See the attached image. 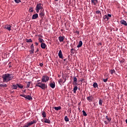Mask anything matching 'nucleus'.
Instances as JSON below:
<instances>
[{"label": "nucleus", "instance_id": "nucleus-1", "mask_svg": "<svg viewBox=\"0 0 127 127\" xmlns=\"http://www.w3.org/2000/svg\"><path fill=\"white\" fill-rule=\"evenodd\" d=\"M14 77V75L13 74H3L2 75V78L3 82H8L10 81L11 80H12Z\"/></svg>", "mask_w": 127, "mask_h": 127}, {"label": "nucleus", "instance_id": "nucleus-2", "mask_svg": "<svg viewBox=\"0 0 127 127\" xmlns=\"http://www.w3.org/2000/svg\"><path fill=\"white\" fill-rule=\"evenodd\" d=\"M40 80H38V82H37V84H36V86H38L39 87H41V89H42L43 90H45V89H47L48 87L46 84H43L42 81L41 82H39Z\"/></svg>", "mask_w": 127, "mask_h": 127}, {"label": "nucleus", "instance_id": "nucleus-3", "mask_svg": "<svg viewBox=\"0 0 127 127\" xmlns=\"http://www.w3.org/2000/svg\"><path fill=\"white\" fill-rule=\"evenodd\" d=\"M50 79L49 76L48 75H43V76L42 77V82L43 84H45V82L49 81Z\"/></svg>", "mask_w": 127, "mask_h": 127}, {"label": "nucleus", "instance_id": "nucleus-4", "mask_svg": "<svg viewBox=\"0 0 127 127\" xmlns=\"http://www.w3.org/2000/svg\"><path fill=\"white\" fill-rule=\"evenodd\" d=\"M43 5L41 3H39L37 4L36 7V12H39V10H41L42 8Z\"/></svg>", "mask_w": 127, "mask_h": 127}, {"label": "nucleus", "instance_id": "nucleus-5", "mask_svg": "<svg viewBox=\"0 0 127 127\" xmlns=\"http://www.w3.org/2000/svg\"><path fill=\"white\" fill-rule=\"evenodd\" d=\"M36 123H37L36 120H33L32 122L27 123V124L24 125L23 127H29L30 125H33V124H35Z\"/></svg>", "mask_w": 127, "mask_h": 127}, {"label": "nucleus", "instance_id": "nucleus-6", "mask_svg": "<svg viewBox=\"0 0 127 127\" xmlns=\"http://www.w3.org/2000/svg\"><path fill=\"white\" fill-rule=\"evenodd\" d=\"M20 96H23L25 97V99H28V100L32 99V97L31 95H25V94H20Z\"/></svg>", "mask_w": 127, "mask_h": 127}, {"label": "nucleus", "instance_id": "nucleus-7", "mask_svg": "<svg viewBox=\"0 0 127 127\" xmlns=\"http://www.w3.org/2000/svg\"><path fill=\"white\" fill-rule=\"evenodd\" d=\"M4 29H6L8 31H10L11 30L12 25L7 24L4 26Z\"/></svg>", "mask_w": 127, "mask_h": 127}, {"label": "nucleus", "instance_id": "nucleus-8", "mask_svg": "<svg viewBox=\"0 0 127 127\" xmlns=\"http://www.w3.org/2000/svg\"><path fill=\"white\" fill-rule=\"evenodd\" d=\"M112 17V15L111 14H108V15H104V16H103V19L104 20H109V17Z\"/></svg>", "mask_w": 127, "mask_h": 127}, {"label": "nucleus", "instance_id": "nucleus-9", "mask_svg": "<svg viewBox=\"0 0 127 127\" xmlns=\"http://www.w3.org/2000/svg\"><path fill=\"white\" fill-rule=\"evenodd\" d=\"M73 85H78L77 79L76 76H73V81L72 82Z\"/></svg>", "mask_w": 127, "mask_h": 127}, {"label": "nucleus", "instance_id": "nucleus-10", "mask_svg": "<svg viewBox=\"0 0 127 127\" xmlns=\"http://www.w3.org/2000/svg\"><path fill=\"white\" fill-rule=\"evenodd\" d=\"M120 22L123 25H125V26H127V21H126V20H124V19L121 20Z\"/></svg>", "mask_w": 127, "mask_h": 127}, {"label": "nucleus", "instance_id": "nucleus-11", "mask_svg": "<svg viewBox=\"0 0 127 127\" xmlns=\"http://www.w3.org/2000/svg\"><path fill=\"white\" fill-rule=\"evenodd\" d=\"M46 44H45V43H44V41H43L42 43L41 44V47L42 48V49H46Z\"/></svg>", "mask_w": 127, "mask_h": 127}, {"label": "nucleus", "instance_id": "nucleus-12", "mask_svg": "<svg viewBox=\"0 0 127 127\" xmlns=\"http://www.w3.org/2000/svg\"><path fill=\"white\" fill-rule=\"evenodd\" d=\"M93 95H90L89 96H87V99L88 101H93Z\"/></svg>", "mask_w": 127, "mask_h": 127}, {"label": "nucleus", "instance_id": "nucleus-13", "mask_svg": "<svg viewBox=\"0 0 127 127\" xmlns=\"http://www.w3.org/2000/svg\"><path fill=\"white\" fill-rule=\"evenodd\" d=\"M50 86L52 88V89H54L56 86L55 82H50Z\"/></svg>", "mask_w": 127, "mask_h": 127}, {"label": "nucleus", "instance_id": "nucleus-14", "mask_svg": "<svg viewBox=\"0 0 127 127\" xmlns=\"http://www.w3.org/2000/svg\"><path fill=\"white\" fill-rule=\"evenodd\" d=\"M42 115L43 116V118H44V123H45V119H46L47 116L46 111H42Z\"/></svg>", "mask_w": 127, "mask_h": 127}, {"label": "nucleus", "instance_id": "nucleus-15", "mask_svg": "<svg viewBox=\"0 0 127 127\" xmlns=\"http://www.w3.org/2000/svg\"><path fill=\"white\" fill-rule=\"evenodd\" d=\"M82 40H80V41H79L78 44L77 46V48H81V46H82Z\"/></svg>", "mask_w": 127, "mask_h": 127}, {"label": "nucleus", "instance_id": "nucleus-16", "mask_svg": "<svg viewBox=\"0 0 127 127\" xmlns=\"http://www.w3.org/2000/svg\"><path fill=\"white\" fill-rule=\"evenodd\" d=\"M59 58H60L61 59H63V55L62 54V50H60L59 52Z\"/></svg>", "mask_w": 127, "mask_h": 127}, {"label": "nucleus", "instance_id": "nucleus-17", "mask_svg": "<svg viewBox=\"0 0 127 127\" xmlns=\"http://www.w3.org/2000/svg\"><path fill=\"white\" fill-rule=\"evenodd\" d=\"M64 36H59V40L60 42L64 41Z\"/></svg>", "mask_w": 127, "mask_h": 127}, {"label": "nucleus", "instance_id": "nucleus-18", "mask_svg": "<svg viewBox=\"0 0 127 127\" xmlns=\"http://www.w3.org/2000/svg\"><path fill=\"white\" fill-rule=\"evenodd\" d=\"M77 90H78V86L77 85H75V86H74L73 90V91L74 94L76 93Z\"/></svg>", "mask_w": 127, "mask_h": 127}, {"label": "nucleus", "instance_id": "nucleus-19", "mask_svg": "<svg viewBox=\"0 0 127 127\" xmlns=\"http://www.w3.org/2000/svg\"><path fill=\"white\" fill-rule=\"evenodd\" d=\"M44 123H47L48 124H50L51 123V120H50V119H47V116H46V118H45V119H44Z\"/></svg>", "mask_w": 127, "mask_h": 127}, {"label": "nucleus", "instance_id": "nucleus-20", "mask_svg": "<svg viewBox=\"0 0 127 127\" xmlns=\"http://www.w3.org/2000/svg\"><path fill=\"white\" fill-rule=\"evenodd\" d=\"M44 15H45L44 11H40L39 15L40 17H43V16H44Z\"/></svg>", "mask_w": 127, "mask_h": 127}, {"label": "nucleus", "instance_id": "nucleus-21", "mask_svg": "<svg viewBox=\"0 0 127 127\" xmlns=\"http://www.w3.org/2000/svg\"><path fill=\"white\" fill-rule=\"evenodd\" d=\"M91 2L93 3L94 5H97V3H98V0H91Z\"/></svg>", "mask_w": 127, "mask_h": 127}, {"label": "nucleus", "instance_id": "nucleus-22", "mask_svg": "<svg viewBox=\"0 0 127 127\" xmlns=\"http://www.w3.org/2000/svg\"><path fill=\"white\" fill-rule=\"evenodd\" d=\"M38 17V14H34L32 16V19H37V18Z\"/></svg>", "mask_w": 127, "mask_h": 127}, {"label": "nucleus", "instance_id": "nucleus-23", "mask_svg": "<svg viewBox=\"0 0 127 127\" xmlns=\"http://www.w3.org/2000/svg\"><path fill=\"white\" fill-rule=\"evenodd\" d=\"M31 49H32V53L34 54V44H32L30 46Z\"/></svg>", "mask_w": 127, "mask_h": 127}, {"label": "nucleus", "instance_id": "nucleus-24", "mask_svg": "<svg viewBox=\"0 0 127 127\" xmlns=\"http://www.w3.org/2000/svg\"><path fill=\"white\" fill-rule=\"evenodd\" d=\"M54 109L55 110H61V106H55Z\"/></svg>", "mask_w": 127, "mask_h": 127}, {"label": "nucleus", "instance_id": "nucleus-25", "mask_svg": "<svg viewBox=\"0 0 127 127\" xmlns=\"http://www.w3.org/2000/svg\"><path fill=\"white\" fill-rule=\"evenodd\" d=\"M7 84H0V87H7Z\"/></svg>", "mask_w": 127, "mask_h": 127}, {"label": "nucleus", "instance_id": "nucleus-26", "mask_svg": "<svg viewBox=\"0 0 127 127\" xmlns=\"http://www.w3.org/2000/svg\"><path fill=\"white\" fill-rule=\"evenodd\" d=\"M12 89H17V84H16V85L15 84H14L12 85Z\"/></svg>", "mask_w": 127, "mask_h": 127}, {"label": "nucleus", "instance_id": "nucleus-27", "mask_svg": "<svg viewBox=\"0 0 127 127\" xmlns=\"http://www.w3.org/2000/svg\"><path fill=\"white\" fill-rule=\"evenodd\" d=\"M17 85L18 87H20V89H23V85H22L21 84H17Z\"/></svg>", "mask_w": 127, "mask_h": 127}, {"label": "nucleus", "instance_id": "nucleus-28", "mask_svg": "<svg viewBox=\"0 0 127 127\" xmlns=\"http://www.w3.org/2000/svg\"><path fill=\"white\" fill-rule=\"evenodd\" d=\"M96 14H100L101 16L102 15V12L100 11V10H97V11H96Z\"/></svg>", "mask_w": 127, "mask_h": 127}, {"label": "nucleus", "instance_id": "nucleus-29", "mask_svg": "<svg viewBox=\"0 0 127 127\" xmlns=\"http://www.w3.org/2000/svg\"><path fill=\"white\" fill-rule=\"evenodd\" d=\"M39 41L40 42H41V44H42V43H43V41H44V40H43V39H42L40 36H39Z\"/></svg>", "mask_w": 127, "mask_h": 127}, {"label": "nucleus", "instance_id": "nucleus-30", "mask_svg": "<svg viewBox=\"0 0 127 127\" xmlns=\"http://www.w3.org/2000/svg\"><path fill=\"white\" fill-rule=\"evenodd\" d=\"M99 105H101V106L103 105V100H102V99H99Z\"/></svg>", "mask_w": 127, "mask_h": 127}, {"label": "nucleus", "instance_id": "nucleus-31", "mask_svg": "<svg viewBox=\"0 0 127 127\" xmlns=\"http://www.w3.org/2000/svg\"><path fill=\"white\" fill-rule=\"evenodd\" d=\"M106 119H107V120H108V123H109V121H111L112 120V118H108V115H106Z\"/></svg>", "mask_w": 127, "mask_h": 127}, {"label": "nucleus", "instance_id": "nucleus-32", "mask_svg": "<svg viewBox=\"0 0 127 127\" xmlns=\"http://www.w3.org/2000/svg\"><path fill=\"white\" fill-rule=\"evenodd\" d=\"M33 10H34L33 7H29V11H30V12H33Z\"/></svg>", "mask_w": 127, "mask_h": 127}, {"label": "nucleus", "instance_id": "nucleus-33", "mask_svg": "<svg viewBox=\"0 0 127 127\" xmlns=\"http://www.w3.org/2000/svg\"><path fill=\"white\" fill-rule=\"evenodd\" d=\"M93 87H98L97 82H94V83H93Z\"/></svg>", "mask_w": 127, "mask_h": 127}, {"label": "nucleus", "instance_id": "nucleus-34", "mask_svg": "<svg viewBox=\"0 0 127 127\" xmlns=\"http://www.w3.org/2000/svg\"><path fill=\"white\" fill-rule=\"evenodd\" d=\"M82 113H83V115H84V116H87V113H86V111H85V110H83Z\"/></svg>", "mask_w": 127, "mask_h": 127}, {"label": "nucleus", "instance_id": "nucleus-35", "mask_svg": "<svg viewBox=\"0 0 127 127\" xmlns=\"http://www.w3.org/2000/svg\"><path fill=\"white\" fill-rule=\"evenodd\" d=\"M64 120L65 121H69V118H68V116H65Z\"/></svg>", "mask_w": 127, "mask_h": 127}, {"label": "nucleus", "instance_id": "nucleus-36", "mask_svg": "<svg viewBox=\"0 0 127 127\" xmlns=\"http://www.w3.org/2000/svg\"><path fill=\"white\" fill-rule=\"evenodd\" d=\"M59 81V84H60V85L62 84V83L63 81V79H60V80H58Z\"/></svg>", "mask_w": 127, "mask_h": 127}, {"label": "nucleus", "instance_id": "nucleus-37", "mask_svg": "<svg viewBox=\"0 0 127 127\" xmlns=\"http://www.w3.org/2000/svg\"><path fill=\"white\" fill-rule=\"evenodd\" d=\"M14 1L16 3H19V2H21V0H14Z\"/></svg>", "mask_w": 127, "mask_h": 127}, {"label": "nucleus", "instance_id": "nucleus-38", "mask_svg": "<svg viewBox=\"0 0 127 127\" xmlns=\"http://www.w3.org/2000/svg\"><path fill=\"white\" fill-rule=\"evenodd\" d=\"M27 42H32V39H26Z\"/></svg>", "mask_w": 127, "mask_h": 127}, {"label": "nucleus", "instance_id": "nucleus-39", "mask_svg": "<svg viewBox=\"0 0 127 127\" xmlns=\"http://www.w3.org/2000/svg\"><path fill=\"white\" fill-rule=\"evenodd\" d=\"M110 72H111V74H114V73L115 72V69H112V70H111Z\"/></svg>", "mask_w": 127, "mask_h": 127}, {"label": "nucleus", "instance_id": "nucleus-40", "mask_svg": "<svg viewBox=\"0 0 127 127\" xmlns=\"http://www.w3.org/2000/svg\"><path fill=\"white\" fill-rule=\"evenodd\" d=\"M30 85H31V81H28L27 82V87H30Z\"/></svg>", "mask_w": 127, "mask_h": 127}, {"label": "nucleus", "instance_id": "nucleus-41", "mask_svg": "<svg viewBox=\"0 0 127 127\" xmlns=\"http://www.w3.org/2000/svg\"><path fill=\"white\" fill-rule=\"evenodd\" d=\"M108 78L103 79V81H104V82H106L107 81H108Z\"/></svg>", "mask_w": 127, "mask_h": 127}, {"label": "nucleus", "instance_id": "nucleus-42", "mask_svg": "<svg viewBox=\"0 0 127 127\" xmlns=\"http://www.w3.org/2000/svg\"><path fill=\"white\" fill-rule=\"evenodd\" d=\"M43 63H40V66H43Z\"/></svg>", "mask_w": 127, "mask_h": 127}, {"label": "nucleus", "instance_id": "nucleus-43", "mask_svg": "<svg viewBox=\"0 0 127 127\" xmlns=\"http://www.w3.org/2000/svg\"><path fill=\"white\" fill-rule=\"evenodd\" d=\"M105 124H106V125H107V124H108V122H107V121L105 120L104 122Z\"/></svg>", "mask_w": 127, "mask_h": 127}, {"label": "nucleus", "instance_id": "nucleus-44", "mask_svg": "<svg viewBox=\"0 0 127 127\" xmlns=\"http://www.w3.org/2000/svg\"><path fill=\"white\" fill-rule=\"evenodd\" d=\"M80 81H81V82L84 81V79H81L80 80Z\"/></svg>", "mask_w": 127, "mask_h": 127}, {"label": "nucleus", "instance_id": "nucleus-45", "mask_svg": "<svg viewBox=\"0 0 127 127\" xmlns=\"http://www.w3.org/2000/svg\"><path fill=\"white\" fill-rule=\"evenodd\" d=\"M35 45H36V46H37V45H39V44H38V43H35Z\"/></svg>", "mask_w": 127, "mask_h": 127}, {"label": "nucleus", "instance_id": "nucleus-46", "mask_svg": "<svg viewBox=\"0 0 127 127\" xmlns=\"http://www.w3.org/2000/svg\"><path fill=\"white\" fill-rule=\"evenodd\" d=\"M30 53H32V49H31V50H30Z\"/></svg>", "mask_w": 127, "mask_h": 127}, {"label": "nucleus", "instance_id": "nucleus-47", "mask_svg": "<svg viewBox=\"0 0 127 127\" xmlns=\"http://www.w3.org/2000/svg\"><path fill=\"white\" fill-rule=\"evenodd\" d=\"M73 50H74L73 48L71 49V51H72Z\"/></svg>", "mask_w": 127, "mask_h": 127}, {"label": "nucleus", "instance_id": "nucleus-48", "mask_svg": "<svg viewBox=\"0 0 127 127\" xmlns=\"http://www.w3.org/2000/svg\"><path fill=\"white\" fill-rule=\"evenodd\" d=\"M126 123L127 124V119H126Z\"/></svg>", "mask_w": 127, "mask_h": 127}, {"label": "nucleus", "instance_id": "nucleus-49", "mask_svg": "<svg viewBox=\"0 0 127 127\" xmlns=\"http://www.w3.org/2000/svg\"><path fill=\"white\" fill-rule=\"evenodd\" d=\"M9 67H11V65H9Z\"/></svg>", "mask_w": 127, "mask_h": 127}, {"label": "nucleus", "instance_id": "nucleus-50", "mask_svg": "<svg viewBox=\"0 0 127 127\" xmlns=\"http://www.w3.org/2000/svg\"><path fill=\"white\" fill-rule=\"evenodd\" d=\"M38 50H39V49H37V51H38Z\"/></svg>", "mask_w": 127, "mask_h": 127}, {"label": "nucleus", "instance_id": "nucleus-51", "mask_svg": "<svg viewBox=\"0 0 127 127\" xmlns=\"http://www.w3.org/2000/svg\"><path fill=\"white\" fill-rule=\"evenodd\" d=\"M100 45H102V43H100Z\"/></svg>", "mask_w": 127, "mask_h": 127}, {"label": "nucleus", "instance_id": "nucleus-52", "mask_svg": "<svg viewBox=\"0 0 127 127\" xmlns=\"http://www.w3.org/2000/svg\"><path fill=\"white\" fill-rule=\"evenodd\" d=\"M55 1H59V0H55Z\"/></svg>", "mask_w": 127, "mask_h": 127}, {"label": "nucleus", "instance_id": "nucleus-53", "mask_svg": "<svg viewBox=\"0 0 127 127\" xmlns=\"http://www.w3.org/2000/svg\"><path fill=\"white\" fill-rule=\"evenodd\" d=\"M42 122H43L44 120H42Z\"/></svg>", "mask_w": 127, "mask_h": 127}, {"label": "nucleus", "instance_id": "nucleus-54", "mask_svg": "<svg viewBox=\"0 0 127 127\" xmlns=\"http://www.w3.org/2000/svg\"><path fill=\"white\" fill-rule=\"evenodd\" d=\"M79 110H80V108H79Z\"/></svg>", "mask_w": 127, "mask_h": 127}, {"label": "nucleus", "instance_id": "nucleus-55", "mask_svg": "<svg viewBox=\"0 0 127 127\" xmlns=\"http://www.w3.org/2000/svg\"><path fill=\"white\" fill-rule=\"evenodd\" d=\"M64 61H65V59H64Z\"/></svg>", "mask_w": 127, "mask_h": 127}]
</instances>
